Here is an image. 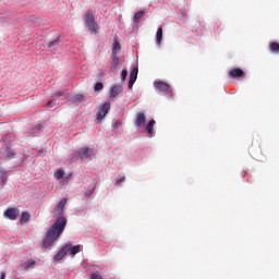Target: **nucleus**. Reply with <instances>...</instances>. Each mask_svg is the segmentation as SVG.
Returning <instances> with one entry per match:
<instances>
[{"label": "nucleus", "instance_id": "f257e3e1", "mask_svg": "<svg viewBox=\"0 0 279 279\" xmlns=\"http://www.w3.org/2000/svg\"><path fill=\"white\" fill-rule=\"evenodd\" d=\"M66 228V218L63 216L58 217L50 229L47 231L44 241L41 243V247L47 250V247H51L60 236L64 233V229Z\"/></svg>", "mask_w": 279, "mask_h": 279}, {"label": "nucleus", "instance_id": "f03ea898", "mask_svg": "<svg viewBox=\"0 0 279 279\" xmlns=\"http://www.w3.org/2000/svg\"><path fill=\"white\" fill-rule=\"evenodd\" d=\"M83 20L90 34H94L95 36L96 34H99V24L95 21V14H93V11L87 10Z\"/></svg>", "mask_w": 279, "mask_h": 279}, {"label": "nucleus", "instance_id": "7ed1b4c3", "mask_svg": "<svg viewBox=\"0 0 279 279\" xmlns=\"http://www.w3.org/2000/svg\"><path fill=\"white\" fill-rule=\"evenodd\" d=\"M110 108H111L110 102L102 104L99 107L97 116H96L97 121H101V120L106 119V116L108 114V112H110Z\"/></svg>", "mask_w": 279, "mask_h": 279}, {"label": "nucleus", "instance_id": "20e7f679", "mask_svg": "<svg viewBox=\"0 0 279 279\" xmlns=\"http://www.w3.org/2000/svg\"><path fill=\"white\" fill-rule=\"evenodd\" d=\"M19 215H21V211L16 208H8L4 211V217H7V219H11V221H16V219H19Z\"/></svg>", "mask_w": 279, "mask_h": 279}, {"label": "nucleus", "instance_id": "39448f33", "mask_svg": "<svg viewBox=\"0 0 279 279\" xmlns=\"http://www.w3.org/2000/svg\"><path fill=\"white\" fill-rule=\"evenodd\" d=\"M71 252V244H65L53 257L54 260H62Z\"/></svg>", "mask_w": 279, "mask_h": 279}, {"label": "nucleus", "instance_id": "423d86ee", "mask_svg": "<svg viewBox=\"0 0 279 279\" xmlns=\"http://www.w3.org/2000/svg\"><path fill=\"white\" fill-rule=\"evenodd\" d=\"M81 160H86L93 156V148L82 147L77 150Z\"/></svg>", "mask_w": 279, "mask_h": 279}, {"label": "nucleus", "instance_id": "0eeeda50", "mask_svg": "<svg viewBox=\"0 0 279 279\" xmlns=\"http://www.w3.org/2000/svg\"><path fill=\"white\" fill-rule=\"evenodd\" d=\"M137 77H138V68H133V70L130 73V80H129L130 90H132Z\"/></svg>", "mask_w": 279, "mask_h": 279}, {"label": "nucleus", "instance_id": "6e6552de", "mask_svg": "<svg viewBox=\"0 0 279 279\" xmlns=\"http://www.w3.org/2000/svg\"><path fill=\"white\" fill-rule=\"evenodd\" d=\"M123 93V86L121 85H114L110 89L109 97L110 99H114L116 97H119Z\"/></svg>", "mask_w": 279, "mask_h": 279}, {"label": "nucleus", "instance_id": "1a4fd4ad", "mask_svg": "<svg viewBox=\"0 0 279 279\" xmlns=\"http://www.w3.org/2000/svg\"><path fill=\"white\" fill-rule=\"evenodd\" d=\"M147 121V116L143 112H138L135 118V125L136 128H141Z\"/></svg>", "mask_w": 279, "mask_h": 279}, {"label": "nucleus", "instance_id": "9d476101", "mask_svg": "<svg viewBox=\"0 0 279 279\" xmlns=\"http://www.w3.org/2000/svg\"><path fill=\"white\" fill-rule=\"evenodd\" d=\"M154 85L157 90H160V93H167V90H169V84L165 82H155Z\"/></svg>", "mask_w": 279, "mask_h": 279}, {"label": "nucleus", "instance_id": "9b49d317", "mask_svg": "<svg viewBox=\"0 0 279 279\" xmlns=\"http://www.w3.org/2000/svg\"><path fill=\"white\" fill-rule=\"evenodd\" d=\"M229 75L234 80L236 77H243L245 75V72L241 70L240 68H235L229 72Z\"/></svg>", "mask_w": 279, "mask_h": 279}, {"label": "nucleus", "instance_id": "f8f14e48", "mask_svg": "<svg viewBox=\"0 0 279 279\" xmlns=\"http://www.w3.org/2000/svg\"><path fill=\"white\" fill-rule=\"evenodd\" d=\"M34 265H36V260L29 259L21 265V269L24 271H29V269H34Z\"/></svg>", "mask_w": 279, "mask_h": 279}, {"label": "nucleus", "instance_id": "ddd939ff", "mask_svg": "<svg viewBox=\"0 0 279 279\" xmlns=\"http://www.w3.org/2000/svg\"><path fill=\"white\" fill-rule=\"evenodd\" d=\"M50 51H58L60 49V38H57L48 44Z\"/></svg>", "mask_w": 279, "mask_h": 279}, {"label": "nucleus", "instance_id": "4468645a", "mask_svg": "<svg viewBox=\"0 0 279 279\" xmlns=\"http://www.w3.org/2000/svg\"><path fill=\"white\" fill-rule=\"evenodd\" d=\"M154 125H156V120H150L145 126V132L150 136H154Z\"/></svg>", "mask_w": 279, "mask_h": 279}, {"label": "nucleus", "instance_id": "2eb2a0df", "mask_svg": "<svg viewBox=\"0 0 279 279\" xmlns=\"http://www.w3.org/2000/svg\"><path fill=\"white\" fill-rule=\"evenodd\" d=\"M64 206H66V198H63L59 202L57 208L54 209V214L60 215L62 210H64Z\"/></svg>", "mask_w": 279, "mask_h": 279}, {"label": "nucleus", "instance_id": "dca6fc26", "mask_svg": "<svg viewBox=\"0 0 279 279\" xmlns=\"http://www.w3.org/2000/svg\"><path fill=\"white\" fill-rule=\"evenodd\" d=\"M156 41H157V45H160V43H162V26H159L157 28Z\"/></svg>", "mask_w": 279, "mask_h": 279}, {"label": "nucleus", "instance_id": "f3484780", "mask_svg": "<svg viewBox=\"0 0 279 279\" xmlns=\"http://www.w3.org/2000/svg\"><path fill=\"white\" fill-rule=\"evenodd\" d=\"M31 215H29V213H27V211H24V213H22V215H21V223H27V221H29V219H31Z\"/></svg>", "mask_w": 279, "mask_h": 279}, {"label": "nucleus", "instance_id": "a211bd4d", "mask_svg": "<svg viewBox=\"0 0 279 279\" xmlns=\"http://www.w3.org/2000/svg\"><path fill=\"white\" fill-rule=\"evenodd\" d=\"M121 51V46L119 45V41H114L112 45V56H117Z\"/></svg>", "mask_w": 279, "mask_h": 279}, {"label": "nucleus", "instance_id": "6ab92c4d", "mask_svg": "<svg viewBox=\"0 0 279 279\" xmlns=\"http://www.w3.org/2000/svg\"><path fill=\"white\" fill-rule=\"evenodd\" d=\"M70 252L72 256H75V254H80V252H82V245L71 246Z\"/></svg>", "mask_w": 279, "mask_h": 279}, {"label": "nucleus", "instance_id": "aec40b11", "mask_svg": "<svg viewBox=\"0 0 279 279\" xmlns=\"http://www.w3.org/2000/svg\"><path fill=\"white\" fill-rule=\"evenodd\" d=\"M145 15V11H138L137 13H135L134 15V22L138 23L141 21V19H143V16Z\"/></svg>", "mask_w": 279, "mask_h": 279}, {"label": "nucleus", "instance_id": "412c9836", "mask_svg": "<svg viewBox=\"0 0 279 279\" xmlns=\"http://www.w3.org/2000/svg\"><path fill=\"white\" fill-rule=\"evenodd\" d=\"M270 51H272V53H279V44L274 41L270 44Z\"/></svg>", "mask_w": 279, "mask_h": 279}, {"label": "nucleus", "instance_id": "4be33fe9", "mask_svg": "<svg viewBox=\"0 0 279 279\" xmlns=\"http://www.w3.org/2000/svg\"><path fill=\"white\" fill-rule=\"evenodd\" d=\"M112 69H117V66H119V57H117V54H112Z\"/></svg>", "mask_w": 279, "mask_h": 279}, {"label": "nucleus", "instance_id": "5701e85b", "mask_svg": "<svg viewBox=\"0 0 279 279\" xmlns=\"http://www.w3.org/2000/svg\"><path fill=\"white\" fill-rule=\"evenodd\" d=\"M54 178H57V180H62V178H64V171L62 170H57L54 172Z\"/></svg>", "mask_w": 279, "mask_h": 279}, {"label": "nucleus", "instance_id": "b1692460", "mask_svg": "<svg viewBox=\"0 0 279 279\" xmlns=\"http://www.w3.org/2000/svg\"><path fill=\"white\" fill-rule=\"evenodd\" d=\"M94 89L96 92L104 90V83H101V82L96 83Z\"/></svg>", "mask_w": 279, "mask_h": 279}, {"label": "nucleus", "instance_id": "393cba45", "mask_svg": "<svg viewBox=\"0 0 279 279\" xmlns=\"http://www.w3.org/2000/svg\"><path fill=\"white\" fill-rule=\"evenodd\" d=\"M89 279H104V277L99 275V271H96L90 275Z\"/></svg>", "mask_w": 279, "mask_h": 279}, {"label": "nucleus", "instance_id": "a878e982", "mask_svg": "<svg viewBox=\"0 0 279 279\" xmlns=\"http://www.w3.org/2000/svg\"><path fill=\"white\" fill-rule=\"evenodd\" d=\"M121 78H122L123 82H125V80H128V70H122Z\"/></svg>", "mask_w": 279, "mask_h": 279}, {"label": "nucleus", "instance_id": "bb28decb", "mask_svg": "<svg viewBox=\"0 0 279 279\" xmlns=\"http://www.w3.org/2000/svg\"><path fill=\"white\" fill-rule=\"evenodd\" d=\"M122 182H125V177L118 175L117 177V184H121Z\"/></svg>", "mask_w": 279, "mask_h": 279}, {"label": "nucleus", "instance_id": "cd10ccee", "mask_svg": "<svg viewBox=\"0 0 279 279\" xmlns=\"http://www.w3.org/2000/svg\"><path fill=\"white\" fill-rule=\"evenodd\" d=\"M56 104H57V101H56V99H53V100H49L47 102V106H48V108H53V106H56Z\"/></svg>", "mask_w": 279, "mask_h": 279}, {"label": "nucleus", "instance_id": "c85d7f7f", "mask_svg": "<svg viewBox=\"0 0 279 279\" xmlns=\"http://www.w3.org/2000/svg\"><path fill=\"white\" fill-rule=\"evenodd\" d=\"M53 97H64V92L59 90L53 94Z\"/></svg>", "mask_w": 279, "mask_h": 279}, {"label": "nucleus", "instance_id": "c756f323", "mask_svg": "<svg viewBox=\"0 0 279 279\" xmlns=\"http://www.w3.org/2000/svg\"><path fill=\"white\" fill-rule=\"evenodd\" d=\"M7 156H8L9 160H11V158H14V151L8 150Z\"/></svg>", "mask_w": 279, "mask_h": 279}, {"label": "nucleus", "instance_id": "7c9ffc66", "mask_svg": "<svg viewBox=\"0 0 279 279\" xmlns=\"http://www.w3.org/2000/svg\"><path fill=\"white\" fill-rule=\"evenodd\" d=\"M76 101H84V95L78 94V95L76 96Z\"/></svg>", "mask_w": 279, "mask_h": 279}, {"label": "nucleus", "instance_id": "2f4dec72", "mask_svg": "<svg viewBox=\"0 0 279 279\" xmlns=\"http://www.w3.org/2000/svg\"><path fill=\"white\" fill-rule=\"evenodd\" d=\"M250 154H251V156H256V151H254L253 147L250 148Z\"/></svg>", "mask_w": 279, "mask_h": 279}, {"label": "nucleus", "instance_id": "473e14b6", "mask_svg": "<svg viewBox=\"0 0 279 279\" xmlns=\"http://www.w3.org/2000/svg\"><path fill=\"white\" fill-rule=\"evenodd\" d=\"M0 175H1V178H3V175H5V172L1 168H0Z\"/></svg>", "mask_w": 279, "mask_h": 279}, {"label": "nucleus", "instance_id": "72a5a7b5", "mask_svg": "<svg viewBox=\"0 0 279 279\" xmlns=\"http://www.w3.org/2000/svg\"><path fill=\"white\" fill-rule=\"evenodd\" d=\"M0 279H5V272H1Z\"/></svg>", "mask_w": 279, "mask_h": 279}, {"label": "nucleus", "instance_id": "f704fd0d", "mask_svg": "<svg viewBox=\"0 0 279 279\" xmlns=\"http://www.w3.org/2000/svg\"><path fill=\"white\" fill-rule=\"evenodd\" d=\"M89 195H90V192L85 193V197H89Z\"/></svg>", "mask_w": 279, "mask_h": 279}, {"label": "nucleus", "instance_id": "c9c22d12", "mask_svg": "<svg viewBox=\"0 0 279 279\" xmlns=\"http://www.w3.org/2000/svg\"><path fill=\"white\" fill-rule=\"evenodd\" d=\"M98 75H99V77H104L105 74L104 73H99Z\"/></svg>", "mask_w": 279, "mask_h": 279}, {"label": "nucleus", "instance_id": "e433bc0d", "mask_svg": "<svg viewBox=\"0 0 279 279\" xmlns=\"http://www.w3.org/2000/svg\"><path fill=\"white\" fill-rule=\"evenodd\" d=\"M121 124V122H116V125H120Z\"/></svg>", "mask_w": 279, "mask_h": 279}]
</instances>
